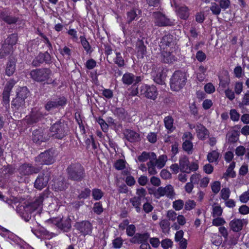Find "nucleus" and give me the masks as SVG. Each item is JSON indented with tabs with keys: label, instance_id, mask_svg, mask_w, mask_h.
I'll use <instances>...</instances> for the list:
<instances>
[{
	"label": "nucleus",
	"instance_id": "obj_28",
	"mask_svg": "<svg viewBox=\"0 0 249 249\" xmlns=\"http://www.w3.org/2000/svg\"><path fill=\"white\" fill-rule=\"evenodd\" d=\"M14 47L3 42L0 49V59L5 57L14 52Z\"/></svg>",
	"mask_w": 249,
	"mask_h": 249
},
{
	"label": "nucleus",
	"instance_id": "obj_41",
	"mask_svg": "<svg viewBox=\"0 0 249 249\" xmlns=\"http://www.w3.org/2000/svg\"><path fill=\"white\" fill-rule=\"evenodd\" d=\"M219 157V153L216 150L209 152L207 155V160L210 162L216 161Z\"/></svg>",
	"mask_w": 249,
	"mask_h": 249
},
{
	"label": "nucleus",
	"instance_id": "obj_33",
	"mask_svg": "<svg viewBox=\"0 0 249 249\" xmlns=\"http://www.w3.org/2000/svg\"><path fill=\"white\" fill-rule=\"evenodd\" d=\"M114 114L120 120H124L126 118V112L123 107H115L112 110Z\"/></svg>",
	"mask_w": 249,
	"mask_h": 249
},
{
	"label": "nucleus",
	"instance_id": "obj_2",
	"mask_svg": "<svg viewBox=\"0 0 249 249\" xmlns=\"http://www.w3.org/2000/svg\"><path fill=\"white\" fill-rule=\"evenodd\" d=\"M52 71L49 68H39L30 71L31 77L35 81L37 82H43L46 81L47 84H54V80L50 79Z\"/></svg>",
	"mask_w": 249,
	"mask_h": 249
},
{
	"label": "nucleus",
	"instance_id": "obj_37",
	"mask_svg": "<svg viewBox=\"0 0 249 249\" xmlns=\"http://www.w3.org/2000/svg\"><path fill=\"white\" fill-rule=\"evenodd\" d=\"M167 159V158L166 155H161L159 157L158 159H156L155 163L158 168L161 169L164 166Z\"/></svg>",
	"mask_w": 249,
	"mask_h": 249
},
{
	"label": "nucleus",
	"instance_id": "obj_43",
	"mask_svg": "<svg viewBox=\"0 0 249 249\" xmlns=\"http://www.w3.org/2000/svg\"><path fill=\"white\" fill-rule=\"evenodd\" d=\"M116 57L114 59V62L119 67H123L124 65V61L120 52L116 53Z\"/></svg>",
	"mask_w": 249,
	"mask_h": 249
},
{
	"label": "nucleus",
	"instance_id": "obj_48",
	"mask_svg": "<svg viewBox=\"0 0 249 249\" xmlns=\"http://www.w3.org/2000/svg\"><path fill=\"white\" fill-rule=\"evenodd\" d=\"M239 134L237 131H233L229 136L228 142L231 143H235L239 140Z\"/></svg>",
	"mask_w": 249,
	"mask_h": 249
},
{
	"label": "nucleus",
	"instance_id": "obj_24",
	"mask_svg": "<svg viewBox=\"0 0 249 249\" xmlns=\"http://www.w3.org/2000/svg\"><path fill=\"white\" fill-rule=\"evenodd\" d=\"M160 60L164 63L172 64L176 60V58L171 53L163 51L161 52Z\"/></svg>",
	"mask_w": 249,
	"mask_h": 249
},
{
	"label": "nucleus",
	"instance_id": "obj_46",
	"mask_svg": "<svg viewBox=\"0 0 249 249\" xmlns=\"http://www.w3.org/2000/svg\"><path fill=\"white\" fill-rule=\"evenodd\" d=\"M148 171L150 175H154L157 173L155 166L156 165L153 161H149L147 163Z\"/></svg>",
	"mask_w": 249,
	"mask_h": 249
},
{
	"label": "nucleus",
	"instance_id": "obj_57",
	"mask_svg": "<svg viewBox=\"0 0 249 249\" xmlns=\"http://www.w3.org/2000/svg\"><path fill=\"white\" fill-rule=\"evenodd\" d=\"M160 225L163 231L165 232L169 230L170 222L167 219H163L160 221Z\"/></svg>",
	"mask_w": 249,
	"mask_h": 249
},
{
	"label": "nucleus",
	"instance_id": "obj_16",
	"mask_svg": "<svg viewBox=\"0 0 249 249\" xmlns=\"http://www.w3.org/2000/svg\"><path fill=\"white\" fill-rule=\"evenodd\" d=\"M75 227L83 235L89 234L92 232V224L88 221L77 222L75 225Z\"/></svg>",
	"mask_w": 249,
	"mask_h": 249
},
{
	"label": "nucleus",
	"instance_id": "obj_22",
	"mask_svg": "<svg viewBox=\"0 0 249 249\" xmlns=\"http://www.w3.org/2000/svg\"><path fill=\"white\" fill-rule=\"evenodd\" d=\"M196 132L198 138L201 140H205L209 135L208 130L200 124H196Z\"/></svg>",
	"mask_w": 249,
	"mask_h": 249
},
{
	"label": "nucleus",
	"instance_id": "obj_59",
	"mask_svg": "<svg viewBox=\"0 0 249 249\" xmlns=\"http://www.w3.org/2000/svg\"><path fill=\"white\" fill-rule=\"evenodd\" d=\"M123 243L122 239L121 237H117L112 241L113 247L115 249H120L122 247Z\"/></svg>",
	"mask_w": 249,
	"mask_h": 249
},
{
	"label": "nucleus",
	"instance_id": "obj_60",
	"mask_svg": "<svg viewBox=\"0 0 249 249\" xmlns=\"http://www.w3.org/2000/svg\"><path fill=\"white\" fill-rule=\"evenodd\" d=\"M10 91L11 90H7V89L5 88H4L3 91V102L5 105L9 104Z\"/></svg>",
	"mask_w": 249,
	"mask_h": 249
},
{
	"label": "nucleus",
	"instance_id": "obj_1",
	"mask_svg": "<svg viewBox=\"0 0 249 249\" xmlns=\"http://www.w3.org/2000/svg\"><path fill=\"white\" fill-rule=\"evenodd\" d=\"M46 194L45 192L40 194L33 202L28 205H18L16 209L17 212L25 221H29L31 218L33 213L36 211L37 213H40L42 207V202L45 198L48 197Z\"/></svg>",
	"mask_w": 249,
	"mask_h": 249
},
{
	"label": "nucleus",
	"instance_id": "obj_3",
	"mask_svg": "<svg viewBox=\"0 0 249 249\" xmlns=\"http://www.w3.org/2000/svg\"><path fill=\"white\" fill-rule=\"evenodd\" d=\"M69 179L79 182L85 177V169L83 166L79 163L70 164L67 169Z\"/></svg>",
	"mask_w": 249,
	"mask_h": 249
},
{
	"label": "nucleus",
	"instance_id": "obj_4",
	"mask_svg": "<svg viewBox=\"0 0 249 249\" xmlns=\"http://www.w3.org/2000/svg\"><path fill=\"white\" fill-rule=\"evenodd\" d=\"M187 76L185 72L181 71H175L170 81V87L172 90L178 91L185 85Z\"/></svg>",
	"mask_w": 249,
	"mask_h": 249
},
{
	"label": "nucleus",
	"instance_id": "obj_32",
	"mask_svg": "<svg viewBox=\"0 0 249 249\" xmlns=\"http://www.w3.org/2000/svg\"><path fill=\"white\" fill-rule=\"evenodd\" d=\"M136 47L138 50V53L143 57L146 53V47L144 44L143 41L142 40H138L136 42Z\"/></svg>",
	"mask_w": 249,
	"mask_h": 249
},
{
	"label": "nucleus",
	"instance_id": "obj_36",
	"mask_svg": "<svg viewBox=\"0 0 249 249\" xmlns=\"http://www.w3.org/2000/svg\"><path fill=\"white\" fill-rule=\"evenodd\" d=\"M81 43L84 48V50L86 51L87 53H90L92 52L91 47L89 45V42L87 41L86 37L84 36L80 37Z\"/></svg>",
	"mask_w": 249,
	"mask_h": 249
},
{
	"label": "nucleus",
	"instance_id": "obj_27",
	"mask_svg": "<svg viewBox=\"0 0 249 249\" xmlns=\"http://www.w3.org/2000/svg\"><path fill=\"white\" fill-rule=\"evenodd\" d=\"M43 113L39 111H32L29 117L27 119L29 124H33L38 122L43 117Z\"/></svg>",
	"mask_w": 249,
	"mask_h": 249
},
{
	"label": "nucleus",
	"instance_id": "obj_8",
	"mask_svg": "<svg viewBox=\"0 0 249 249\" xmlns=\"http://www.w3.org/2000/svg\"><path fill=\"white\" fill-rule=\"evenodd\" d=\"M150 194H153L156 198H160L161 196H166L167 197L172 199L175 196V193L173 187L171 185H167L165 187H160L156 191L153 193L149 192Z\"/></svg>",
	"mask_w": 249,
	"mask_h": 249
},
{
	"label": "nucleus",
	"instance_id": "obj_61",
	"mask_svg": "<svg viewBox=\"0 0 249 249\" xmlns=\"http://www.w3.org/2000/svg\"><path fill=\"white\" fill-rule=\"evenodd\" d=\"M114 166L118 170H123L125 167V163L123 160H118L114 163Z\"/></svg>",
	"mask_w": 249,
	"mask_h": 249
},
{
	"label": "nucleus",
	"instance_id": "obj_11",
	"mask_svg": "<svg viewBox=\"0 0 249 249\" xmlns=\"http://www.w3.org/2000/svg\"><path fill=\"white\" fill-rule=\"evenodd\" d=\"M140 94L154 100L157 98L158 91L156 87L153 85H142L140 88Z\"/></svg>",
	"mask_w": 249,
	"mask_h": 249
},
{
	"label": "nucleus",
	"instance_id": "obj_64",
	"mask_svg": "<svg viewBox=\"0 0 249 249\" xmlns=\"http://www.w3.org/2000/svg\"><path fill=\"white\" fill-rule=\"evenodd\" d=\"M177 213L173 210H169L167 213L166 216L168 218L169 220L175 221L177 218Z\"/></svg>",
	"mask_w": 249,
	"mask_h": 249
},
{
	"label": "nucleus",
	"instance_id": "obj_34",
	"mask_svg": "<svg viewBox=\"0 0 249 249\" xmlns=\"http://www.w3.org/2000/svg\"><path fill=\"white\" fill-rule=\"evenodd\" d=\"M29 91L26 87L20 88L18 89L17 96L25 101V99L29 95Z\"/></svg>",
	"mask_w": 249,
	"mask_h": 249
},
{
	"label": "nucleus",
	"instance_id": "obj_5",
	"mask_svg": "<svg viewBox=\"0 0 249 249\" xmlns=\"http://www.w3.org/2000/svg\"><path fill=\"white\" fill-rule=\"evenodd\" d=\"M67 104V99L65 97L57 96L48 99L44 105L45 109L49 111L55 108H63Z\"/></svg>",
	"mask_w": 249,
	"mask_h": 249
},
{
	"label": "nucleus",
	"instance_id": "obj_52",
	"mask_svg": "<svg viewBox=\"0 0 249 249\" xmlns=\"http://www.w3.org/2000/svg\"><path fill=\"white\" fill-rule=\"evenodd\" d=\"M91 191L89 189L86 188L84 190L82 191L79 194L78 197L79 199L83 198L85 199L88 197L90 194Z\"/></svg>",
	"mask_w": 249,
	"mask_h": 249
},
{
	"label": "nucleus",
	"instance_id": "obj_55",
	"mask_svg": "<svg viewBox=\"0 0 249 249\" xmlns=\"http://www.w3.org/2000/svg\"><path fill=\"white\" fill-rule=\"evenodd\" d=\"M161 245L164 249H168L172 246L173 242L171 239L166 238L161 242Z\"/></svg>",
	"mask_w": 249,
	"mask_h": 249
},
{
	"label": "nucleus",
	"instance_id": "obj_6",
	"mask_svg": "<svg viewBox=\"0 0 249 249\" xmlns=\"http://www.w3.org/2000/svg\"><path fill=\"white\" fill-rule=\"evenodd\" d=\"M46 222L55 225L64 232H68L71 229V220L69 217L66 219L58 218H50L46 220Z\"/></svg>",
	"mask_w": 249,
	"mask_h": 249
},
{
	"label": "nucleus",
	"instance_id": "obj_31",
	"mask_svg": "<svg viewBox=\"0 0 249 249\" xmlns=\"http://www.w3.org/2000/svg\"><path fill=\"white\" fill-rule=\"evenodd\" d=\"M124 134L127 140L131 142H134L139 139V135L132 130H126Z\"/></svg>",
	"mask_w": 249,
	"mask_h": 249
},
{
	"label": "nucleus",
	"instance_id": "obj_7",
	"mask_svg": "<svg viewBox=\"0 0 249 249\" xmlns=\"http://www.w3.org/2000/svg\"><path fill=\"white\" fill-rule=\"evenodd\" d=\"M154 22L156 26L159 27L172 26L175 25L174 21L168 18L160 12L153 13Z\"/></svg>",
	"mask_w": 249,
	"mask_h": 249
},
{
	"label": "nucleus",
	"instance_id": "obj_35",
	"mask_svg": "<svg viewBox=\"0 0 249 249\" xmlns=\"http://www.w3.org/2000/svg\"><path fill=\"white\" fill-rule=\"evenodd\" d=\"M142 199L139 197L134 196L129 199V202L132 204V206L136 209V211L138 213H140L141 211V205Z\"/></svg>",
	"mask_w": 249,
	"mask_h": 249
},
{
	"label": "nucleus",
	"instance_id": "obj_53",
	"mask_svg": "<svg viewBox=\"0 0 249 249\" xmlns=\"http://www.w3.org/2000/svg\"><path fill=\"white\" fill-rule=\"evenodd\" d=\"M212 6L210 7V10L213 14L215 15H218L221 12V8L216 3L213 2L212 3Z\"/></svg>",
	"mask_w": 249,
	"mask_h": 249
},
{
	"label": "nucleus",
	"instance_id": "obj_39",
	"mask_svg": "<svg viewBox=\"0 0 249 249\" xmlns=\"http://www.w3.org/2000/svg\"><path fill=\"white\" fill-rule=\"evenodd\" d=\"M174 120L171 116H167L164 119V122L165 127L171 131H173L174 129L173 127Z\"/></svg>",
	"mask_w": 249,
	"mask_h": 249
},
{
	"label": "nucleus",
	"instance_id": "obj_45",
	"mask_svg": "<svg viewBox=\"0 0 249 249\" xmlns=\"http://www.w3.org/2000/svg\"><path fill=\"white\" fill-rule=\"evenodd\" d=\"M92 196L94 200H99L103 196L104 193L99 189L94 188L92 189Z\"/></svg>",
	"mask_w": 249,
	"mask_h": 249
},
{
	"label": "nucleus",
	"instance_id": "obj_40",
	"mask_svg": "<svg viewBox=\"0 0 249 249\" xmlns=\"http://www.w3.org/2000/svg\"><path fill=\"white\" fill-rule=\"evenodd\" d=\"M24 100L17 96L16 98L12 101L11 105L15 107L17 110H18L19 107L24 105Z\"/></svg>",
	"mask_w": 249,
	"mask_h": 249
},
{
	"label": "nucleus",
	"instance_id": "obj_15",
	"mask_svg": "<svg viewBox=\"0 0 249 249\" xmlns=\"http://www.w3.org/2000/svg\"><path fill=\"white\" fill-rule=\"evenodd\" d=\"M43 63L50 64L51 63V56L48 52L44 53H39V54L33 60L32 64L34 67H38Z\"/></svg>",
	"mask_w": 249,
	"mask_h": 249
},
{
	"label": "nucleus",
	"instance_id": "obj_21",
	"mask_svg": "<svg viewBox=\"0 0 249 249\" xmlns=\"http://www.w3.org/2000/svg\"><path fill=\"white\" fill-rule=\"evenodd\" d=\"M18 19V18L9 15L6 11H0V20H2L8 24H15Z\"/></svg>",
	"mask_w": 249,
	"mask_h": 249
},
{
	"label": "nucleus",
	"instance_id": "obj_44",
	"mask_svg": "<svg viewBox=\"0 0 249 249\" xmlns=\"http://www.w3.org/2000/svg\"><path fill=\"white\" fill-rule=\"evenodd\" d=\"M193 143L190 141L186 140L182 143V147L183 149L186 151L188 154L192 153L193 149Z\"/></svg>",
	"mask_w": 249,
	"mask_h": 249
},
{
	"label": "nucleus",
	"instance_id": "obj_56",
	"mask_svg": "<svg viewBox=\"0 0 249 249\" xmlns=\"http://www.w3.org/2000/svg\"><path fill=\"white\" fill-rule=\"evenodd\" d=\"M136 195L137 196H136V197H139V198L142 200V198H145L146 195V190L143 188H138L136 190Z\"/></svg>",
	"mask_w": 249,
	"mask_h": 249
},
{
	"label": "nucleus",
	"instance_id": "obj_29",
	"mask_svg": "<svg viewBox=\"0 0 249 249\" xmlns=\"http://www.w3.org/2000/svg\"><path fill=\"white\" fill-rule=\"evenodd\" d=\"M174 36H173L168 34L163 36L160 41V47H162L164 49L165 47H170L173 45Z\"/></svg>",
	"mask_w": 249,
	"mask_h": 249
},
{
	"label": "nucleus",
	"instance_id": "obj_30",
	"mask_svg": "<svg viewBox=\"0 0 249 249\" xmlns=\"http://www.w3.org/2000/svg\"><path fill=\"white\" fill-rule=\"evenodd\" d=\"M18 40V36L17 33L12 34L8 36V37L5 39L4 42L7 44L8 45L14 47Z\"/></svg>",
	"mask_w": 249,
	"mask_h": 249
},
{
	"label": "nucleus",
	"instance_id": "obj_14",
	"mask_svg": "<svg viewBox=\"0 0 249 249\" xmlns=\"http://www.w3.org/2000/svg\"><path fill=\"white\" fill-rule=\"evenodd\" d=\"M50 175L44 172L38 175L34 183V187L38 189L41 190L46 187L50 179Z\"/></svg>",
	"mask_w": 249,
	"mask_h": 249
},
{
	"label": "nucleus",
	"instance_id": "obj_38",
	"mask_svg": "<svg viewBox=\"0 0 249 249\" xmlns=\"http://www.w3.org/2000/svg\"><path fill=\"white\" fill-rule=\"evenodd\" d=\"M235 166V162L234 161L232 162L230 164L224 176H226L227 177H231L232 178L235 177L236 174L235 172L233 171V169L234 168Z\"/></svg>",
	"mask_w": 249,
	"mask_h": 249
},
{
	"label": "nucleus",
	"instance_id": "obj_51",
	"mask_svg": "<svg viewBox=\"0 0 249 249\" xmlns=\"http://www.w3.org/2000/svg\"><path fill=\"white\" fill-rule=\"evenodd\" d=\"M223 210L220 206L213 207L212 215L213 217H218L222 215Z\"/></svg>",
	"mask_w": 249,
	"mask_h": 249
},
{
	"label": "nucleus",
	"instance_id": "obj_49",
	"mask_svg": "<svg viewBox=\"0 0 249 249\" xmlns=\"http://www.w3.org/2000/svg\"><path fill=\"white\" fill-rule=\"evenodd\" d=\"M184 204L182 200L178 199L173 202V207L176 211H179L182 209Z\"/></svg>",
	"mask_w": 249,
	"mask_h": 249
},
{
	"label": "nucleus",
	"instance_id": "obj_19",
	"mask_svg": "<svg viewBox=\"0 0 249 249\" xmlns=\"http://www.w3.org/2000/svg\"><path fill=\"white\" fill-rule=\"evenodd\" d=\"M33 141L37 144H40L48 140L47 135L44 133L41 129L35 130L33 132Z\"/></svg>",
	"mask_w": 249,
	"mask_h": 249
},
{
	"label": "nucleus",
	"instance_id": "obj_18",
	"mask_svg": "<svg viewBox=\"0 0 249 249\" xmlns=\"http://www.w3.org/2000/svg\"><path fill=\"white\" fill-rule=\"evenodd\" d=\"M142 80L141 76H136L131 73L126 72L124 73L122 77V81L124 84L130 85L132 84H137Z\"/></svg>",
	"mask_w": 249,
	"mask_h": 249
},
{
	"label": "nucleus",
	"instance_id": "obj_12",
	"mask_svg": "<svg viewBox=\"0 0 249 249\" xmlns=\"http://www.w3.org/2000/svg\"><path fill=\"white\" fill-rule=\"evenodd\" d=\"M41 170L39 167L34 166L32 164L25 163L18 168V172L21 176H28L34 174L38 173Z\"/></svg>",
	"mask_w": 249,
	"mask_h": 249
},
{
	"label": "nucleus",
	"instance_id": "obj_42",
	"mask_svg": "<svg viewBox=\"0 0 249 249\" xmlns=\"http://www.w3.org/2000/svg\"><path fill=\"white\" fill-rule=\"evenodd\" d=\"M165 75L163 74V72H158L154 78V81L159 85H163L165 84L164 80Z\"/></svg>",
	"mask_w": 249,
	"mask_h": 249
},
{
	"label": "nucleus",
	"instance_id": "obj_26",
	"mask_svg": "<svg viewBox=\"0 0 249 249\" xmlns=\"http://www.w3.org/2000/svg\"><path fill=\"white\" fill-rule=\"evenodd\" d=\"M189 163V159L187 156H183L180 157L179 159L180 171L183 173H188Z\"/></svg>",
	"mask_w": 249,
	"mask_h": 249
},
{
	"label": "nucleus",
	"instance_id": "obj_10",
	"mask_svg": "<svg viewBox=\"0 0 249 249\" xmlns=\"http://www.w3.org/2000/svg\"><path fill=\"white\" fill-rule=\"evenodd\" d=\"M52 136L57 139H62L67 135L66 126L63 123L58 121L54 123L50 128Z\"/></svg>",
	"mask_w": 249,
	"mask_h": 249
},
{
	"label": "nucleus",
	"instance_id": "obj_9",
	"mask_svg": "<svg viewBox=\"0 0 249 249\" xmlns=\"http://www.w3.org/2000/svg\"><path fill=\"white\" fill-rule=\"evenodd\" d=\"M54 153L52 150L49 149L40 153L35 158V161L40 165H50L54 161Z\"/></svg>",
	"mask_w": 249,
	"mask_h": 249
},
{
	"label": "nucleus",
	"instance_id": "obj_62",
	"mask_svg": "<svg viewBox=\"0 0 249 249\" xmlns=\"http://www.w3.org/2000/svg\"><path fill=\"white\" fill-rule=\"evenodd\" d=\"M230 195V190L229 188H223L221 191V196L223 199L226 200H227Z\"/></svg>",
	"mask_w": 249,
	"mask_h": 249
},
{
	"label": "nucleus",
	"instance_id": "obj_63",
	"mask_svg": "<svg viewBox=\"0 0 249 249\" xmlns=\"http://www.w3.org/2000/svg\"><path fill=\"white\" fill-rule=\"evenodd\" d=\"M212 191L213 193L217 194L220 189V183L219 181H216L213 183L211 185Z\"/></svg>",
	"mask_w": 249,
	"mask_h": 249
},
{
	"label": "nucleus",
	"instance_id": "obj_47",
	"mask_svg": "<svg viewBox=\"0 0 249 249\" xmlns=\"http://www.w3.org/2000/svg\"><path fill=\"white\" fill-rule=\"evenodd\" d=\"M137 14L136 10L133 9L127 13V22L130 24L137 17Z\"/></svg>",
	"mask_w": 249,
	"mask_h": 249
},
{
	"label": "nucleus",
	"instance_id": "obj_23",
	"mask_svg": "<svg viewBox=\"0 0 249 249\" xmlns=\"http://www.w3.org/2000/svg\"><path fill=\"white\" fill-rule=\"evenodd\" d=\"M149 238V234L147 232L143 234L137 233L131 239L130 241L132 243H141L142 244L147 243V240Z\"/></svg>",
	"mask_w": 249,
	"mask_h": 249
},
{
	"label": "nucleus",
	"instance_id": "obj_50",
	"mask_svg": "<svg viewBox=\"0 0 249 249\" xmlns=\"http://www.w3.org/2000/svg\"><path fill=\"white\" fill-rule=\"evenodd\" d=\"M92 210L94 213L97 214H100L103 212V208L100 202L95 203Z\"/></svg>",
	"mask_w": 249,
	"mask_h": 249
},
{
	"label": "nucleus",
	"instance_id": "obj_58",
	"mask_svg": "<svg viewBox=\"0 0 249 249\" xmlns=\"http://www.w3.org/2000/svg\"><path fill=\"white\" fill-rule=\"evenodd\" d=\"M226 223L225 219L223 218L219 217V216L213 220V225L215 226H220L224 225Z\"/></svg>",
	"mask_w": 249,
	"mask_h": 249
},
{
	"label": "nucleus",
	"instance_id": "obj_54",
	"mask_svg": "<svg viewBox=\"0 0 249 249\" xmlns=\"http://www.w3.org/2000/svg\"><path fill=\"white\" fill-rule=\"evenodd\" d=\"M196 205V203L195 201L193 200L188 199L187 200L185 204V209L187 211H190L194 209Z\"/></svg>",
	"mask_w": 249,
	"mask_h": 249
},
{
	"label": "nucleus",
	"instance_id": "obj_13",
	"mask_svg": "<svg viewBox=\"0 0 249 249\" xmlns=\"http://www.w3.org/2000/svg\"><path fill=\"white\" fill-rule=\"evenodd\" d=\"M171 5L175 8L177 15L180 18L186 20L189 16V9L184 4L179 5L177 3L176 0L171 2Z\"/></svg>",
	"mask_w": 249,
	"mask_h": 249
},
{
	"label": "nucleus",
	"instance_id": "obj_17",
	"mask_svg": "<svg viewBox=\"0 0 249 249\" xmlns=\"http://www.w3.org/2000/svg\"><path fill=\"white\" fill-rule=\"evenodd\" d=\"M247 224V221L246 219L234 218L229 223V227L231 231L237 232L241 231L243 226Z\"/></svg>",
	"mask_w": 249,
	"mask_h": 249
},
{
	"label": "nucleus",
	"instance_id": "obj_20",
	"mask_svg": "<svg viewBox=\"0 0 249 249\" xmlns=\"http://www.w3.org/2000/svg\"><path fill=\"white\" fill-rule=\"evenodd\" d=\"M52 186L55 191H61L66 189L68 187L69 184L65 178L60 177L54 180Z\"/></svg>",
	"mask_w": 249,
	"mask_h": 249
},
{
	"label": "nucleus",
	"instance_id": "obj_25",
	"mask_svg": "<svg viewBox=\"0 0 249 249\" xmlns=\"http://www.w3.org/2000/svg\"><path fill=\"white\" fill-rule=\"evenodd\" d=\"M16 60L14 58H10L5 69V73L10 76L13 74L16 70Z\"/></svg>",
	"mask_w": 249,
	"mask_h": 249
}]
</instances>
